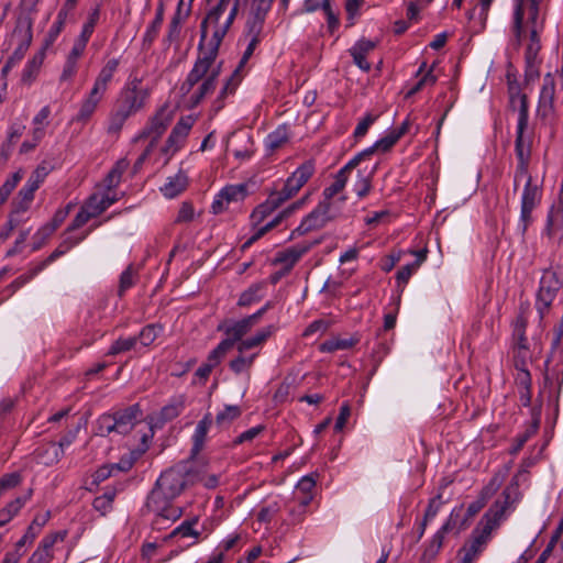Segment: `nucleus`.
<instances>
[{"label": "nucleus", "instance_id": "obj_2", "mask_svg": "<svg viewBox=\"0 0 563 563\" xmlns=\"http://www.w3.org/2000/svg\"><path fill=\"white\" fill-rule=\"evenodd\" d=\"M519 485L516 481L505 487L501 495L485 514L479 523L481 527L473 530L471 539L459 551L460 560L457 563H474L478 559L487 545L493 530L519 500Z\"/></svg>", "mask_w": 563, "mask_h": 563}, {"label": "nucleus", "instance_id": "obj_22", "mask_svg": "<svg viewBox=\"0 0 563 563\" xmlns=\"http://www.w3.org/2000/svg\"><path fill=\"white\" fill-rule=\"evenodd\" d=\"M213 423L212 415L210 412L206 413L203 418L197 423L195 432L192 434V448H191V456H196L203 449L207 434L209 429Z\"/></svg>", "mask_w": 563, "mask_h": 563}, {"label": "nucleus", "instance_id": "obj_42", "mask_svg": "<svg viewBox=\"0 0 563 563\" xmlns=\"http://www.w3.org/2000/svg\"><path fill=\"white\" fill-rule=\"evenodd\" d=\"M289 141V132L286 125L277 126L265 139V146L269 151H276Z\"/></svg>", "mask_w": 563, "mask_h": 563}, {"label": "nucleus", "instance_id": "obj_56", "mask_svg": "<svg viewBox=\"0 0 563 563\" xmlns=\"http://www.w3.org/2000/svg\"><path fill=\"white\" fill-rule=\"evenodd\" d=\"M506 79L508 84V92L510 96L511 102H514L516 99L519 100V108L522 104V98L527 100V96L521 93L520 84L517 80V73H507ZM528 103V101H526Z\"/></svg>", "mask_w": 563, "mask_h": 563}, {"label": "nucleus", "instance_id": "obj_62", "mask_svg": "<svg viewBox=\"0 0 563 563\" xmlns=\"http://www.w3.org/2000/svg\"><path fill=\"white\" fill-rule=\"evenodd\" d=\"M115 422L113 421L112 413H103L97 420L96 433L100 437H107L115 432Z\"/></svg>", "mask_w": 563, "mask_h": 563}, {"label": "nucleus", "instance_id": "obj_48", "mask_svg": "<svg viewBox=\"0 0 563 563\" xmlns=\"http://www.w3.org/2000/svg\"><path fill=\"white\" fill-rule=\"evenodd\" d=\"M258 353H253L251 355H244L240 354L230 361L229 368L236 375L247 372L253 366V363L255 358L257 357Z\"/></svg>", "mask_w": 563, "mask_h": 563}, {"label": "nucleus", "instance_id": "obj_27", "mask_svg": "<svg viewBox=\"0 0 563 563\" xmlns=\"http://www.w3.org/2000/svg\"><path fill=\"white\" fill-rule=\"evenodd\" d=\"M527 318L519 314L514 323V338L516 340L517 356L525 358L528 353V339L526 336Z\"/></svg>", "mask_w": 563, "mask_h": 563}, {"label": "nucleus", "instance_id": "obj_63", "mask_svg": "<svg viewBox=\"0 0 563 563\" xmlns=\"http://www.w3.org/2000/svg\"><path fill=\"white\" fill-rule=\"evenodd\" d=\"M185 141L186 140L183 137L174 134L173 131L170 132L165 142V145L162 147V152L167 156V159H169L177 151L184 146Z\"/></svg>", "mask_w": 563, "mask_h": 563}, {"label": "nucleus", "instance_id": "obj_44", "mask_svg": "<svg viewBox=\"0 0 563 563\" xmlns=\"http://www.w3.org/2000/svg\"><path fill=\"white\" fill-rule=\"evenodd\" d=\"M67 20V11L66 10H59L56 16V20L51 25L45 38L44 43L46 46H51L54 44V42L57 40L59 34L62 33L65 23Z\"/></svg>", "mask_w": 563, "mask_h": 563}, {"label": "nucleus", "instance_id": "obj_38", "mask_svg": "<svg viewBox=\"0 0 563 563\" xmlns=\"http://www.w3.org/2000/svg\"><path fill=\"white\" fill-rule=\"evenodd\" d=\"M40 188V185H37L32 179H27L25 185L21 188V190L18 194L16 198V210L18 211H25L29 209L31 202L34 199L35 191Z\"/></svg>", "mask_w": 563, "mask_h": 563}, {"label": "nucleus", "instance_id": "obj_37", "mask_svg": "<svg viewBox=\"0 0 563 563\" xmlns=\"http://www.w3.org/2000/svg\"><path fill=\"white\" fill-rule=\"evenodd\" d=\"M51 115V108L49 106H44L37 114L33 118V130H32V136L33 141L40 142L45 136V129L48 125L49 121L48 118Z\"/></svg>", "mask_w": 563, "mask_h": 563}, {"label": "nucleus", "instance_id": "obj_11", "mask_svg": "<svg viewBox=\"0 0 563 563\" xmlns=\"http://www.w3.org/2000/svg\"><path fill=\"white\" fill-rule=\"evenodd\" d=\"M331 202L321 201L318 206L306 216L300 224L291 232L290 238L307 234L308 232L323 228L333 216L330 214Z\"/></svg>", "mask_w": 563, "mask_h": 563}, {"label": "nucleus", "instance_id": "obj_30", "mask_svg": "<svg viewBox=\"0 0 563 563\" xmlns=\"http://www.w3.org/2000/svg\"><path fill=\"white\" fill-rule=\"evenodd\" d=\"M115 201V196H111L109 192H106L102 195H91L85 203L87 205V208L92 211V214L98 217L103 211H106L110 206H112Z\"/></svg>", "mask_w": 563, "mask_h": 563}, {"label": "nucleus", "instance_id": "obj_51", "mask_svg": "<svg viewBox=\"0 0 563 563\" xmlns=\"http://www.w3.org/2000/svg\"><path fill=\"white\" fill-rule=\"evenodd\" d=\"M197 521H198L197 518L183 521L177 528H175L170 532L168 538L174 539L177 537H181V538L194 537L197 539L200 536V532L194 529V526L197 523Z\"/></svg>", "mask_w": 563, "mask_h": 563}, {"label": "nucleus", "instance_id": "obj_9", "mask_svg": "<svg viewBox=\"0 0 563 563\" xmlns=\"http://www.w3.org/2000/svg\"><path fill=\"white\" fill-rule=\"evenodd\" d=\"M371 150H364L353 156L342 168L334 175L333 183L323 189V201H331V199L340 194L346 186L351 172L358 167L362 163L366 162Z\"/></svg>", "mask_w": 563, "mask_h": 563}, {"label": "nucleus", "instance_id": "obj_40", "mask_svg": "<svg viewBox=\"0 0 563 563\" xmlns=\"http://www.w3.org/2000/svg\"><path fill=\"white\" fill-rule=\"evenodd\" d=\"M117 488L107 487L104 493L100 496H97L92 501V507L96 511L100 512L102 516H106L112 510V504L117 496Z\"/></svg>", "mask_w": 563, "mask_h": 563}, {"label": "nucleus", "instance_id": "obj_59", "mask_svg": "<svg viewBox=\"0 0 563 563\" xmlns=\"http://www.w3.org/2000/svg\"><path fill=\"white\" fill-rule=\"evenodd\" d=\"M399 141V139L397 137V135L391 131L390 133H388L386 136L382 137L380 140H378L373 146L371 147H367L366 150H371L368 156L366 157V161L369 159L373 154L375 153L376 150H380L382 152H387L389 151L397 142Z\"/></svg>", "mask_w": 563, "mask_h": 563}, {"label": "nucleus", "instance_id": "obj_17", "mask_svg": "<svg viewBox=\"0 0 563 563\" xmlns=\"http://www.w3.org/2000/svg\"><path fill=\"white\" fill-rule=\"evenodd\" d=\"M319 244V241L316 240L312 243H299L294 246H290L284 251H280L276 254L273 264L274 265H283L284 273H289L292 267L297 264V262L313 246Z\"/></svg>", "mask_w": 563, "mask_h": 563}, {"label": "nucleus", "instance_id": "obj_24", "mask_svg": "<svg viewBox=\"0 0 563 563\" xmlns=\"http://www.w3.org/2000/svg\"><path fill=\"white\" fill-rule=\"evenodd\" d=\"M136 112V109L119 99L117 107L110 117L109 132L115 133L120 131L124 122Z\"/></svg>", "mask_w": 563, "mask_h": 563}, {"label": "nucleus", "instance_id": "obj_29", "mask_svg": "<svg viewBox=\"0 0 563 563\" xmlns=\"http://www.w3.org/2000/svg\"><path fill=\"white\" fill-rule=\"evenodd\" d=\"M224 356L225 353L216 346L212 351L209 352L206 362L197 368L195 375L202 382H206L209 378L212 369L221 363Z\"/></svg>", "mask_w": 563, "mask_h": 563}, {"label": "nucleus", "instance_id": "obj_8", "mask_svg": "<svg viewBox=\"0 0 563 563\" xmlns=\"http://www.w3.org/2000/svg\"><path fill=\"white\" fill-rule=\"evenodd\" d=\"M556 84L563 90V73H547L543 78L538 107V114L542 120H549L553 117Z\"/></svg>", "mask_w": 563, "mask_h": 563}, {"label": "nucleus", "instance_id": "obj_50", "mask_svg": "<svg viewBox=\"0 0 563 563\" xmlns=\"http://www.w3.org/2000/svg\"><path fill=\"white\" fill-rule=\"evenodd\" d=\"M137 344V338L136 336H129V338H119L115 340L111 346L109 347L107 355L114 356L124 352H129L133 349H135Z\"/></svg>", "mask_w": 563, "mask_h": 563}, {"label": "nucleus", "instance_id": "obj_58", "mask_svg": "<svg viewBox=\"0 0 563 563\" xmlns=\"http://www.w3.org/2000/svg\"><path fill=\"white\" fill-rule=\"evenodd\" d=\"M111 79H112V74L111 73H107V74L100 75L96 79L95 85H93V87H92V89H91V91L89 93V97H91L92 99H95L98 102H100V100L103 97V93L107 90L108 84L111 81Z\"/></svg>", "mask_w": 563, "mask_h": 563}, {"label": "nucleus", "instance_id": "obj_26", "mask_svg": "<svg viewBox=\"0 0 563 563\" xmlns=\"http://www.w3.org/2000/svg\"><path fill=\"white\" fill-rule=\"evenodd\" d=\"M449 529L450 523L446 522L434 533V536L432 537L431 541L426 547L421 555V563H430L438 555L439 551L443 545L444 536L449 531Z\"/></svg>", "mask_w": 563, "mask_h": 563}, {"label": "nucleus", "instance_id": "obj_35", "mask_svg": "<svg viewBox=\"0 0 563 563\" xmlns=\"http://www.w3.org/2000/svg\"><path fill=\"white\" fill-rule=\"evenodd\" d=\"M130 162L126 158L119 159L112 169L103 179V187L110 191L117 188L121 181L122 175L128 169Z\"/></svg>", "mask_w": 563, "mask_h": 563}, {"label": "nucleus", "instance_id": "obj_57", "mask_svg": "<svg viewBox=\"0 0 563 563\" xmlns=\"http://www.w3.org/2000/svg\"><path fill=\"white\" fill-rule=\"evenodd\" d=\"M356 342H357V340H354V339L329 340V341L323 342L320 345V351L331 353V352H334L338 350H346V349H351L352 346H354L356 344Z\"/></svg>", "mask_w": 563, "mask_h": 563}, {"label": "nucleus", "instance_id": "obj_55", "mask_svg": "<svg viewBox=\"0 0 563 563\" xmlns=\"http://www.w3.org/2000/svg\"><path fill=\"white\" fill-rule=\"evenodd\" d=\"M297 505L289 509L290 523L297 525L300 523L307 514V507L309 506L308 497H298Z\"/></svg>", "mask_w": 563, "mask_h": 563}, {"label": "nucleus", "instance_id": "obj_52", "mask_svg": "<svg viewBox=\"0 0 563 563\" xmlns=\"http://www.w3.org/2000/svg\"><path fill=\"white\" fill-rule=\"evenodd\" d=\"M98 103L99 102L97 100H95L88 96L82 101L80 109H79L78 113L73 118V121L86 123L90 119L92 113L96 111Z\"/></svg>", "mask_w": 563, "mask_h": 563}, {"label": "nucleus", "instance_id": "obj_47", "mask_svg": "<svg viewBox=\"0 0 563 563\" xmlns=\"http://www.w3.org/2000/svg\"><path fill=\"white\" fill-rule=\"evenodd\" d=\"M241 415H242L241 407H239L236 405H227V406H224L223 410L218 412V415L216 416V423L219 427L229 426L234 420L240 418Z\"/></svg>", "mask_w": 563, "mask_h": 563}, {"label": "nucleus", "instance_id": "obj_18", "mask_svg": "<svg viewBox=\"0 0 563 563\" xmlns=\"http://www.w3.org/2000/svg\"><path fill=\"white\" fill-rule=\"evenodd\" d=\"M277 331V327L274 324H268L260 330H257L252 336L246 339H242L238 342L236 350L240 354H244L245 352L254 349H261L269 338L274 335Z\"/></svg>", "mask_w": 563, "mask_h": 563}, {"label": "nucleus", "instance_id": "obj_32", "mask_svg": "<svg viewBox=\"0 0 563 563\" xmlns=\"http://www.w3.org/2000/svg\"><path fill=\"white\" fill-rule=\"evenodd\" d=\"M186 397L178 395L173 397L167 405L161 409L159 418L162 421L167 422L177 418L185 409Z\"/></svg>", "mask_w": 563, "mask_h": 563}, {"label": "nucleus", "instance_id": "obj_36", "mask_svg": "<svg viewBox=\"0 0 563 563\" xmlns=\"http://www.w3.org/2000/svg\"><path fill=\"white\" fill-rule=\"evenodd\" d=\"M266 288L265 282H260L251 285L244 290L238 300V306L247 307L254 302L260 301L264 297V290Z\"/></svg>", "mask_w": 563, "mask_h": 563}, {"label": "nucleus", "instance_id": "obj_25", "mask_svg": "<svg viewBox=\"0 0 563 563\" xmlns=\"http://www.w3.org/2000/svg\"><path fill=\"white\" fill-rule=\"evenodd\" d=\"M375 44L368 40L358 41L351 49L354 64L361 70H369L371 64L366 62L367 56L374 51Z\"/></svg>", "mask_w": 563, "mask_h": 563}, {"label": "nucleus", "instance_id": "obj_53", "mask_svg": "<svg viewBox=\"0 0 563 563\" xmlns=\"http://www.w3.org/2000/svg\"><path fill=\"white\" fill-rule=\"evenodd\" d=\"M71 440L69 438H63L58 444L49 443L45 449V453L51 454L52 456L44 461L45 464H53L58 462L59 459L64 455V448L70 445Z\"/></svg>", "mask_w": 563, "mask_h": 563}, {"label": "nucleus", "instance_id": "obj_45", "mask_svg": "<svg viewBox=\"0 0 563 563\" xmlns=\"http://www.w3.org/2000/svg\"><path fill=\"white\" fill-rule=\"evenodd\" d=\"M162 332L163 327L159 323H150L145 325L135 336L142 346H150Z\"/></svg>", "mask_w": 563, "mask_h": 563}, {"label": "nucleus", "instance_id": "obj_54", "mask_svg": "<svg viewBox=\"0 0 563 563\" xmlns=\"http://www.w3.org/2000/svg\"><path fill=\"white\" fill-rule=\"evenodd\" d=\"M92 218H96L95 214H92V211L87 208V205L84 203L71 221V223L67 228V233H71L80 228H82L85 224H87Z\"/></svg>", "mask_w": 563, "mask_h": 563}, {"label": "nucleus", "instance_id": "obj_4", "mask_svg": "<svg viewBox=\"0 0 563 563\" xmlns=\"http://www.w3.org/2000/svg\"><path fill=\"white\" fill-rule=\"evenodd\" d=\"M32 26L33 21L29 15H20L16 19L13 30L3 42V47L10 55L2 70L15 67L23 59L25 52L32 43Z\"/></svg>", "mask_w": 563, "mask_h": 563}, {"label": "nucleus", "instance_id": "obj_49", "mask_svg": "<svg viewBox=\"0 0 563 563\" xmlns=\"http://www.w3.org/2000/svg\"><path fill=\"white\" fill-rule=\"evenodd\" d=\"M539 428L538 422L531 423L522 433H519L515 437L514 443L509 449V453L511 455H516L519 453V451L523 448L526 442L537 433Z\"/></svg>", "mask_w": 563, "mask_h": 563}, {"label": "nucleus", "instance_id": "obj_3", "mask_svg": "<svg viewBox=\"0 0 563 563\" xmlns=\"http://www.w3.org/2000/svg\"><path fill=\"white\" fill-rule=\"evenodd\" d=\"M239 11L238 0H219L201 22L202 41L222 43Z\"/></svg>", "mask_w": 563, "mask_h": 563}, {"label": "nucleus", "instance_id": "obj_39", "mask_svg": "<svg viewBox=\"0 0 563 563\" xmlns=\"http://www.w3.org/2000/svg\"><path fill=\"white\" fill-rule=\"evenodd\" d=\"M242 81L241 73H232L231 76L225 80L223 84L219 97L214 103L216 111H219L223 108L224 103L223 100L230 96L233 95L238 88V86Z\"/></svg>", "mask_w": 563, "mask_h": 563}, {"label": "nucleus", "instance_id": "obj_16", "mask_svg": "<svg viewBox=\"0 0 563 563\" xmlns=\"http://www.w3.org/2000/svg\"><path fill=\"white\" fill-rule=\"evenodd\" d=\"M273 1L274 0H252L246 25L251 27L253 33L264 31L266 15L272 8ZM288 3L289 0H282V4L285 9L288 7Z\"/></svg>", "mask_w": 563, "mask_h": 563}, {"label": "nucleus", "instance_id": "obj_60", "mask_svg": "<svg viewBox=\"0 0 563 563\" xmlns=\"http://www.w3.org/2000/svg\"><path fill=\"white\" fill-rule=\"evenodd\" d=\"M300 189L288 177L280 190L271 192L276 199L277 203L283 205L288 199L292 198Z\"/></svg>", "mask_w": 563, "mask_h": 563}, {"label": "nucleus", "instance_id": "obj_7", "mask_svg": "<svg viewBox=\"0 0 563 563\" xmlns=\"http://www.w3.org/2000/svg\"><path fill=\"white\" fill-rule=\"evenodd\" d=\"M253 327H255V324L249 316L236 321H224L220 323L217 330L223 332L227 338L217 346L227 354L252 330Z\"/></svg>", "mask_w": 563, "mask_h": 563}, {"label": "nucleus", "instance_id": "obj_10", "mask_svg": "<svg viewBox=\"0 0 563 563\" xmlns=\"http://www.w3.org/2000/svg\"><path fill=\"white\" fill-rule=\"evenodd\" d=\"M174 119V110L168 104H163L156 113L150 119L144 130L134 137L137 142L142 139L151 137L150 142L156 145L157 140L164 134Z\"/></svg>", "mask_w": 563, "mask_h": 563}, {"label": "nucleus", "instance_id": "obj_34", "mask_svg": "<svg viewBox=\"0 0 563 563\" xmlns=\"http://www.w3.org/2000/svg\"><path fill=\"white\" fill-rule=\"evenodd\" d=\"M164 20V5L161 2L156 9V14L151 24L146 27L143 35V46L150 47L153 42L156 40L159 29L162 26Z\"/></svg>", "mask_w": 563, "mask_h": 563}, {"label": "nucleus", "instance_id": "obj_15", "mask_svg": "<svg viewBox=\"0 0 563 563\" xmlns=\"http://www.w3.org/2000/svg\"><path fill=\"white\" fill-rule=\"evenodd\" d=\"M247 194V184L228 185L216 196L211 210L214 214H219L227 209L229 203L244 200Z\"/></svg>", "mask_w": 563, "mask_h": 563}, {"label": "nucleus", "instance_id": "obj_64", "mask_svg": "<svg viewBox=\"0 0 563 563\" xmlns=\"http://www.w3.org/2000/svg\"><path fill=\"white\" fill-rule=\"evenodd\" d=\"M520 401L523 406H529L531 401V378L530 373L528 371H522L520 376Z\"/></svg>", "mask_w": 563, "mask_h": 563}, {"label": "nucleus", "instance_id": "obj_14", "mask_svg": "<svg viewBox=\"0 0 563 563\" xmlns=\"http://www.w3.org/2000/svg\"><path fill=\"white\" fill-rule=\"evenodd\" d=\"M219 73H212L211 76L208 78H205L201 84H199L197 87H195L190 81L185 80L179 91L181 96L185 98V102L190 107L194 108L200 103V101L210 92H212L217 85V75Z\"/></svg>", "mask_w": 563, "mask_h": 563}, {"label": "nucleus", "instance_id": "obj_41", "mask_svg": "<svg viewBox=\"0 0 563 563\" xmlns=\"http://www.w3.org/2000/svg\"><path fill=\"white\" fill-rule=\"evenodd\" d=\"M316 167L312 159L306 161L289 176L290 180L301 189L314 174Z\"/></svg>", "mask_w": 563, "mask_h": 563}, {"label": "nucleus", "instance_id": "obj_21", "mask_svg": "<svg viewBox=\"0 0 563 563\" xmlns=\"http://www.w3.org/2000/svg\"><path fill=\"white\" fill-rule=\"evenodd\" d=\"M221 43L214 44L212 40H200V53L192 70H210L218 55Z\"/></svg>", "mask_w": 563, "mask_h": 563}, {"label": "nucleus", "instance_id": "obj_5", "mask_svg": "<svg viewBox=\"0 0 563 563\" xmlns=\"http://www.w3.org/2000/svg\"><path fill=\"white\" fill-rule=\"evenodd\" d=\"M563 288V272L560 269L545 268L539 282L536 297V308L540 320H543L550 311L559 291Z\"/></svg>", "mask_w": 563, "mask_h": 563}, {"label": "nucleus", "instance_id": "obj_12", "mask_svg": "<svg viewBox=\"0 0 563 563\" xmlns=\"http://www.w3.org/2000/svg\"><path fill=\"white\" fill-rule=\"evenodd\" d=\"M529 112L528 104L522 98V104L518 110V123L516 131L515 152L517 162H530L531 144L530 140H526L525 132L528 128Z\"/></svg>", "mask_w": 563, "mask_h": 563}, {"label": "nucleus", "instance_id": "obj_61", "mask_svg": "<svg viewBox=\"0 0 563 563\" xmlns=\"http://www.w3.org/2000/svg\"><path fill=\"white\" fill-rule=\"evenodd\" d=\"M541 45H537L534 43H529L526 53H525V62L527 70H533L540 66L539 52Z\"/></svg>", "mask_w": 563, "mask_h": 563}, {"label": "nucleus", "instance_id": "obj_13", "mask_svg": "<svg viewBox=\"0 0 563 563\" xmlns=\"http://www.w3.org/2000/svg\"><path fill=\"white\" fill-rule=\"evenodd\" d=\"M148 95L150 88L147 84H144V78L131 75L120 99L140 111L144 107Z\"/></svg>", "mask_w": 563, "mask_h": 563}, {"label": "nucleus", "instance_id": "obj_20", "mask_svg": "<svg viewBox=\"0 0 563 563\" xmlns=\"http://www.w3.org/2000/svg\"><path fill=\"white\" fill-rule=\"evenodd\" d=\"M378 168V163L371 166L365 165L358 168L356 179L353 184V191L356 194L358 199L365 198L372 190V183L374 175Z\"/></svg>", "mask_w": 563, "mask_h": 563}, {"label": "nucleus", "instance_id": "obj_43", "mask_svg": "<svg viewBox=\"0 0 563 563\" xmlns=\"http://www.w3.org/2000/svg\"><path fill=\"white\" fill-rule=\"evenodd\" d=\"M318 474L303 476L296 486L295 498L308 497L309 503L313 499Z\"/></svg>", "mask_w": 563, "mask_h": 563}, {"label": "nucleus", "instance_id": "obj_1", "mask_svg": "<svg viewBox=\"0 0 563 563\" xmlns=\"http://www.w3.org/2000/svg\"><path fill=\"white\" fill-rule=\"evenodd\" d=\"M192 483V474L187 462H180L161 474L151 490L146 507L161 519L176 520L181 509L172 505L184 489Z\"/></svg>", "mask_w": 563, "mask_h": 563}, {"label": "nucleus", "instance_id": "obj_28", "mask_svg": "<svg viewBox=\"0 0 563 563\" xmlns=\"http://www.w3.org/2000/svg\"><path fill=\"white\" fill-rule=\"evenodd\" d=\"M262 37L263 31H260L258 33H253L251 31V27H245L244 41L246 42V47L242 54V57L235 70H242L247 66V62L254 55L257 45L262 41Z\"/></svg>", "mask_w": 563, "mask_h": 563}, {"label": "nucleus", "instance_id": "obj_46", "mask_svg": "<svg viewBox=\"0 0 563 563\" xmlns=\"http://www.w3.org/2000/svg\"><path fill=\"white\" fill-rule=\"evenodd\" d=\"M437 76L433 75V73H424L423 76L419 77L418 80L412 84H406V86L402 89V92L405 93V98L408 99L419 92L424 86L429 85L432 86L437 81Z\"/></svg>", "mask_w": 563, "mask_h": 563}, {"label": "nucleus", "instance_id": "obj_19", "mask_svg": "<svg viewBox=\"0 0 563 563\" xmlns=\"http://www.w3.org/2000/svg\"><path fill=\"white\" fill-rule=\"evenodd\" d=\"M140 413L141 411L136 405L113 412L112 418L115 422V432L128 434L137 422Z\"/></svg>", "mask_w": 563, "mask_h": 563}, {"label": "nucleus", "instance_id": "obj_23", "mask_svg": "<svg viewBox=\"0 0 563 563\" xmlns=\"http://www.w3.org/2000/svg\"><path fill=\"white\" fill-rule=\"evenodd\" d=\"M188 185V176L185 170L179 169L175 176L168 177L164 186L161 187V192L166 198H175L180 195Z\"/></svg>", "mask_w": 563, "mask_h": 563}, {"label": "nucleus", "instance_id": "obj_31", "mask_svg": "<svg viewBox=\"0 0 563 563\" xmlns=\"http://www.w3.org/2000/svg\"><path fill=\"white\" fill-rule=\"evenodd\" d=\"M31 493L32 492L30 490L25 496L16 497L0 509V527L7 525L18 515L25 503L30 499Z\"/></svg>", "mask_w": 563, "mask_h": 563}, {"label": "nucleus", "instance_id": "obj_33", "mask_svg": "<svg viewBox=\"0 0 563 563\" xmlns=\"http://www.w3.org/2000/svg\"><path fill=\"white\" fill-rule=\"evenodd\" d=\"M280 206V203H277V199L271 194L267 200L257 206L251 213L252 223L258 225Z\"/></svg>", "mask_w": 563, "mask_h": 563}, {"label": "nucleus", "instance_id": "obj_6", "mask_svg": "<svg viewBox=\"0 0 563 563\" xmlns=\"http://www.w3.org/2000/svg\"><path fill=\"white\" fill-rule=\"evenodd\" d=\"M543 195L542 184H539L533 177L526 180L520 199V217L517 230L525 236L529 225L532 223V212L541 203Z\"/></svg>", "mask_w": 563, "mask_h": 563}]
</instances>
